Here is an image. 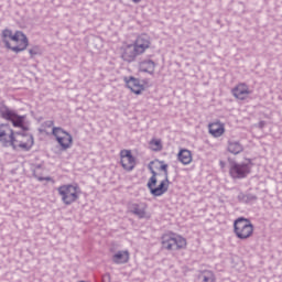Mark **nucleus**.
Here are the masks:
<instances>
[{
  "label": "nucleus",
  "mask_w": 282,
  "mask_h": 282,
  "mask_svg": "<svg viewBox=\"0 0 282 282\" xmlns=\"http://www.w3.org/2000/svg\"><path fill=\"white\" fill-rule=\"evenodd\" d=\"M0 143L6 149L11 147L13 151L22 149V151H30L34 147V137L30 133L14 132L10 124H0Z\"/></svg>",
  "instance_id": "1"
},
{
  "label": "nucleus",
  "mask_w": 282,
  "mask_h": 282,
  "mask_svg": "<svg viewBox=\"0 0 282 282\" xmlns=\"http://www.w3.org/2000/svg\"><path fill=\"white\" fill-rule=\"evenodd\" d=\"M0 118L11 122L15 129L30 131V121L26 120L28 116L19 115L17 110L9 109L4 104H0Z\"/></svg>",
  "instance_id": "2"
},
{
  "label": "nucleus",
  "mask_w": 282,
  "mask_h": 282,
  "mask_svg": "<svg viewBox=\"0 0 282 282\" xmlns=\"http://www.w3.org/2000/svg\"><path fill=\"white\" fill-rule=\"evenodd\" d=\"M57 193L64 206H72V204H76V202L80 199L83 191H80V186L75 183L61 185L57 187Z\"/></svg>",
  "instance_id": "3"
},
{
  "label": "nucleus",
  "mask_w": 282,
  "mask_h": 282,
  "mask_svg": "<svg viewBox=\"0 0 282 282\" xmlns=\"http://www.w3.org/2000/svg\"><path fill=\"white\" fill-rule=\"evenodd\" d=\"M234 234L238 239L246 241L254 235V226L248 218H238L234 221Z\"/></svg>",
  "instance_id": "4"
},
{
  "label": "nucleus",
  "mask_w": 282,
  "mask_h": 282,
  "mask_svg": "<svg viewBox=\"0 0 282 282\" xmlns=\"http://www.w3.org/2000/svg\"><path fill=\"white\" fill-rule=\"evenodd\" d=\"M164 250L176 251L186 248V239L176 234H167L162 238Z\"/></svg>",
  "instance_id": "5"
},
{
  "label": "nucleus",
  "mask_w": 282,
  "mask_h": 282,
  "mask_svg": "<svg viewBox=\"0 0 282 282\" xmlns=\"http://www.w3.org/2000/svg\"><path fill=\"white\" fill-rule=\"evenodd\" d=\"M161 165L159 166L160 171H163L164 174V180L161 181V183L159 184L158 187H155V185H152L151 187H148L151 195H153L154 197H162V195H164V193H166V191H169V165L166 163H164V161H160L159 162Z\"/></svg>",
  "instance_id": "6"
},
{
  "label": "nucleus",
  "mask_w": 282,
  "mask_h": 282,
  "mask_svg": "<svg viewBox=\"0 0 282 282\" xmlns=\"http://www.w3.org/2000/svg\"><path fill=\"white\" fill-rule=\"evenodd\" d=\"M52 135L56 139L57 144H59L62 151H67V149H72V144H74V138L67 131H65L61 127H53Z\"/></svg>",
  "instance_id": "7"
},
{
  "label": "nucleus",
  "mask_w": 282,
  "mask_h": 282,
  "mask_svg": "<svg viewBox=\"0 0 282 282\" xmlns=\"http://www.w3.org/2000/svg\"><path fill=\"white\" fill-rule=\"evenodd\" d=\"M251 169L252 165H250V161L241 163L232 162L230 164L229 175H231L234 180H243L250 175Z\"/></svg>",
  "instance_id": "8"
},
{
  "label": "nucleus",
  "mask_w": 282,
  "mask_h": 282,
  "mask_svg": "<svg viewBox=\"0 0 282 282\" xmlns=\"http://www.w3.org/2000/svg\"><path fill=\"white\" fill-rule=\"evenodd\" d=\"M10 41H12V43L15 44V46L10 47V50L12 52H15V54H19V52L28 50V36H25L23 32L17 31L15 33H12Z\"/></svg>",
  "instance_id": "9"
},
{
  "label": "nucleus",
  "mask_w": 282,
  "mask_h": 282,
  "mask_svg": "<svg viewBox=\"0 0 282 282\" xmlns=\"http://www.w3.org/2000/svg\"><path fill=\"white\" fill-rule=\"evenodd\" d=\"M129 213L138 217V219H151V214L149 213V205L144 202L132 203L129 205Z\"/></svg>",
  "instance_id": "10"
},
{
  "label": "nucleus",
  "mask_w": 282,
  "mask_h": 282,
  "mask_svg": "<svg viewBox=\"0 0 282 282\" xmlns=\"http://www.w3.org/2000/svg\"><path fill=\"white\" fill-rule=\"evenodd\" d=\"M132 45L140 56L144 54L149 47H151V37H149L147 34H141L135 39Z\"/></svg>",
  "instance_id": "11"
},
{
  "label": "nucleus",
  "mask_w": 282,
  "mask_h": 282,
  "mask_svg": "<svg viewBox=\"0 0 282 282\" xmlns=\"http://www.w3.org/2000/svg\"><path fill=\"white\" fill-rule=\"evenodd\" d=\"M121 166L124 171H133L135 169V158L131 154V150H121Z\"/></svg>",
  "instance_id": "12"
},
{
  "label": "nucleus",
  "mask_w": 282,
  "mask_h": 282,
  "mask_svg": "<svg viewBox=\"0 0 282 282\" xmlns=\"http://www.w3.org/2000/svg\"><path fill=\"white\" fill-rule=\"evenodd\" d=\"M231 94L237 100H246L252 94V90H250V87L246 83H240L231 89Z\"/></svg>",
  "instance_id": "13"
},
{
  "label": "nucleus",
  "mask_w": 282,
  "mask_h": 282,
  "mask_svg": "<svg viewBox=\"0 0 282 282\" xmlns=\"http://www.w3.org/2000/svg\"><path fill=\"white\" fill-rule=\"evenodd\" d=\"M208 131L213 138H221L226 133V127L221 121H214L208 124Z\"/></svg>",
  "instance_id": "14"
},
{
  "label": "nucleus",
  "mask_w": 282,
  "mask_h": 282,
  "mask_svg": "<svg viewBox=\"0 0 282 282\" xmlns=\"http://www.w3.org/2000/svg\"><path fill=\"white\" fill-rule=\"evenodd\" d=\"M138 56L140 55L138 54V51H135L133 44L127 45L121 54V58L122 61H126V63H133Z\"/></svg>",
  "instance_id": "15"
},
{
  "label": "nucleus",
  "mask_w": 282,
  "mask_h": 282,
  "mask_svg": "<svg viewBox=\"0 0 282 282\" xmlns=\"http://www.w3.org/2000/svg\"><path fill=\"white\" fill-rule=\"evenodd\" d=\"M227 151L231 155H239V153H243V144L237 140H229L227 142Z\"/></svg>",
  "instance_id": "16"
},
{
  "label": "nucleus",
  "mask_w": 282,
  "mask_h": 282,
  "mask_svg": "<svg viewBox=\"0 0 282 282\" xmlns=\"http://www.w3.org/2000/svg\"><path fill=\"white\" fill-rule=\"evenodd\" d=\"M139 69L147 74H153L155 72V62L152 59H144L140 62Z\"/></svg>",
  "instance_id": "17"
},
{
  "label": "nucleus",
  "mask_w": 282,
  "mask_h": 282,
  "mask_svg": "<svg viewBox=\"0 0 282 282\" xmlns=\"http://www.w3.org/2000/svg\"><path fill=\"white\" fill-rule=\"evenodd\" d=\"M127 87L133 91V94H142V85H140V79L135 77H130L127 82Z\"/></svg>",
  "instance_id": "18"
},
{
  "label": "nucleus",
  "mask_w": 282,
  "mask_h": 282,
  "mask_svg": "<svg viewBox=\"0 0 282 282\" xmlns=\"http://www.w3.org/2000/svg\"><path fill=\"white\" fill-rule=\"evenodd\" d=\"M112 262L117 265H122V263L129 262V251H117L112 256Z\"/></svg>",
  "instance_id": "19"
},
{
  "label": "nucleus",
  "mask_w": 282,
  "mask_h": 282,
  "mask_svg": "<svg viewBox=\"0 0 282 282\" xmlns=\"http://www.w3.org/2000/svg\"><path fill=\"white\" fill-rule=\"evenodd\" d=\"M178 162H182L185 166L193 162V154L189 150L183 149L178 152Z\"/></svg>",
  "instance_id": "20"
},
{
  "label": "nucleus",
  "mask_w": 282,
  "mask_h": 282,
  "mask_svg": "<svg viewBox=\"0 0 282 282\" xmlns=\"http://www.w3.org/2000/svg\"><path fill=\"white\" fill-rule=\"evenodd\" d=\"M238 202H240V204H254V202H257V195L254 194H243L240 193L238 194Z\"/></svg>",
  "instance_id": "21"
},
{
  "label": "nucleus",
  "mask_w": 282,
  "mask_h": 282,
  "mask_svg": "<svg viewBox=\"0 0 282 282\" xmlns=\"http://www.w3.org/2000/svg\"><path fill=\"white\" fill-rule=\"evenodd\" d=\"M200 282H215V273L210 270L202 271L198 275Z\"/></svg>",
  "instance_id": "22"
},
{
  "label": "nucleus",
  "mask_w": 282,
  "mask_h": 282,
  "mask_svg": "<svg viewBox=\"0 0 282 282\" xmlns=\"http://www.w3.org/2000/svg\"><path fill=\"white\" fill-rule=\"evenodd\" d=\"M12 30L10 29H6L1 33L2 43H4L7 50H10L11 47L10 41L12 39Z\"/></svg>",
  "instance_id": "23"
},
{
  "label": "nucleus",
  "mask_w": 282,
  "mask_h": 282,
  "mask_svg": "<svg viewBox=\"0 0 282 282\" xmlns=\"http://www.w3.org/2000/svg\"><path fill=\"white\" fill-rule=\"evenodd\" d=\"M151 164H153V162L149 164V171L152 174V176L148 181V184H147L148 188H151L152 186H155V184H158V172L153 170V166H151Z\"/></svg>",
  "instance_id": "24"
},
{
  "label": "nucleus",
  "mask_w": 282,
  "mask_h": 282,
  "mask_svg": "<svg viewBox=\"0 0 282 282\" xmlns=\"http://www.w3.org/2000/svg\"><path fill=\"white\" fill-rule=\"evenodd\" d=\"M151 151H162V141L160 139H152L150 141Z\"/></svg>",
  "instance_id": "25"
},
{
  "label": "nucleus",
  "mask_w": 282,
  "mask_h": 282,
  "mask_svg": "<svg viewBox=\"0 0 282 282\" xmlns=\"http://www.w3.org/2000/svg\"><path fill=\"white\" fill-rule=\"evenodd\" d=\"M29 53H30L31 57L36 56V54H39V47L35 46V47L29 50Z\"/></svg>",
  "instance_id": "26"
},
{
  "label": "nucleus",
  "mask_w": 282,
  "mask_h": 282,
  "mask_svg": "<svg viewBox=\"0 0 282 282\" xmlns=\"http://www.w3.org/2000/svg\"><path fill=\"white\" fill-rule=\"evenodd\" d=\"M102 282H111V275H109V273H106V274L102 276Z\"/></svg>",
  "instance_id": "27"
},
{
  "label": "nucleus",
  "mask_w": 282,
  "mask_h": 282,
  "mask_svg": "<svg viewBox=\"0 0 282 282\" xmlns=\"http://www.w3.org/2000/svg\"><path fill=\"white\" fill-rule=\"evenodd\" d=\"M44 127H47L48 129L54 127V121L53 120H48L44 123Z\"/></svg>",
  "instance_id": "28"
},
{
  "label": "nucleus",
  "mask_w": 282,
  "mask_h": 282,
  "mask_svg": "<svg viewBox=\"0 0 282 282\" xmlns=\"http://www.w3.org/2000/svg\"><path fill=\"white\" fill-rule=\"evenodd\" d=\"M132 1V3H140V1H142V0H131Z\"/></svg>",
  "instance_id": "29"
},
{
  "label": "nucleus",
  "mask_w": 282,
  "mask_h": 282,
  "mask_svg": "<svg viewBox=\"0 0 282 282\" xmlns=\"http://www.w3.org/2000/svg\"><path fill=\"white\" fill-rule=\"evenodd\" d=\"M37 169H41V165H37Z\"/></svg>",
  "instance_id": "30"
}]
</instances>
